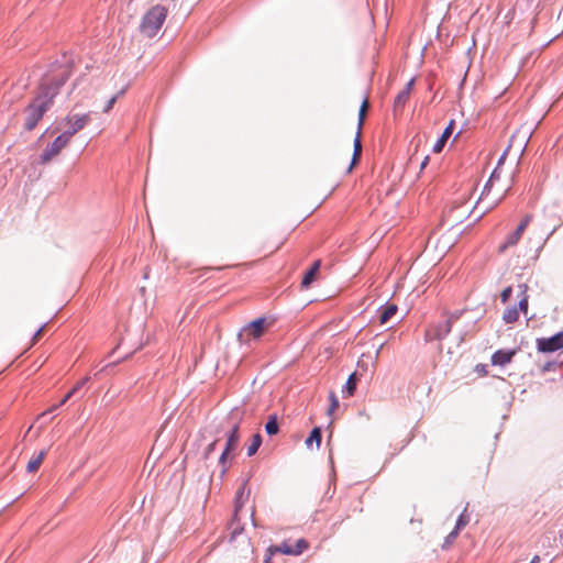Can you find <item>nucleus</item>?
<instances>
[{
    "label": "nucleus",
    "mask_w": 563,
    "mask_h": 563,
    "mask_svg": "<svg viewBox=\"0 0 563 563\" xmlns=\"http://www.w3.org/2000/svg\"><path fill=\"white\" fill-rule=\"evenodd\" d=\"M413 85H415V79H410L406 84L405 88L400 92H398V95L395 97V100H394V111L395 112L401 111L404 109L405 104L409 100L410 93L413 89Z\"/></svg>",
    "instance_id": "16"
},
{
    "label": "nucleus",
    "mask_w": 563,
    "mask_h": 563,
    "mask_svg": "<svg viewBox=\"0 0 563 563\" xmlns=\"http://www.w3.org/2000/svg\"><path fill=\"white\" fill-rule=\"evenodd\" d=\"M168 14V9L162 4L151 7L142 18L140 32L146 37L155 36L162 29Z\"/></svg>",
    "instance_id": "4"
},
{
    "label": "nucleus",
    "mask_w": 563,
    "mask_h": 563,
    "mask_svg": "<svg viewBox=\"0 0 563 563\" xmlns=\"http://www.w3.org/2000/svg\"><path fill=\"white\" fill-rule=\"evenodd\" d=\"M262 444V437L260 433H256L252 437L251 443L247 446V455L253 456Z\"/></svg>",
    "instance_id": "25"
},
{
    "label": "nucleus",
    "mask_w": 563,
    "mask_h": 563,
    "mask_svg": "<svg viewBox=\"0 0 563 563\" xmlns=\"http://www.w3.org/2000/svg\"><path fill=\"white\" fill-rule=\"evenodd\" d=\"M467 522H468L467 518L464 515H461L456 521L455 529L460 531L462 528H464L467 525Z\"/></svg>",
    "instance_id": "30"
},
{
    "label": "nucleus",
    "mask_w": 563,
    "mask_h": 563,
    "mask_svg": "<svg viewBox=\"0 0 563 563\" xmlns=\"http://www.w3.org/2000/svg\"><path fill=\"white\" fill-rule=\"evenodd\" d=\"M500 175L501 173L499 168H495L488 181L486 183L481 196L476 201L477 205H482V211L475 221L478 220L484 213L494 209L509 191V181L501 180Z\"/></svg>",
    "instance_id": "3"
},
{
    "label": "nucleus",
    "mask_w": 563,
    "mask_h": 563,
    "mask_svg": "<svg viewBox=\"0 0 563 563\" xmlns=\"http://www.w3.org/2000/svg\"><path fill=\"white\" fill-rule=\"evenodd\" d=\"M511 294H512V288L509 286V287H506L501 294H500V300L503 303H506L509 298L511 297Z\"/></svg>",
    "instance_id": "28"
},
{
    "label": "nucleus",
    "mask_w": 563,
    "mask_h": 563,
    "mask_svg": "<svg viewBox=\"0 0 563 563\" xmlns=\"http://www.w3.org/2000/svg\"><path fill=\"white\" fill-rule=\"evenodd\" d=\"M541 559L539 555H534L530 563H540Z\"/></svg>",
    "instance_id": "39"
},
{
    "label": "nucleus",
    "mask_w": 563,
    "mask_h": 563,
    "mask_svg": "<svg viewBox=\"0 0 563 563\" xmlns=\"http://www.w3.org/2000/svg\"><path fill=\"white\" fill-rule=\"evenodd\" d=\"M88 378H84L80 382H78L71 389L73 394H75L77 390L81 388V386L87 382Z\"/></svg>",
    "instance_id": "32"
},
{
    "label": "nucleus",
    "mask_w": 563,
    "mask_h": 563,
    "mask_svg": "<svg viewBox=\"0 0 563 563\" xmlns=\"http://www.w3.org/2000/svg\"><path fill=\"white\" fill-rule=\"evenodd\" d=\"M555 366H556V363H548L547 365H544L543 369L544 371H550L551 368H553Z\"/></svg>",
    "instance_id": "37"
},
{
    "label": "nucleus",
    "mask_w": 563,
    "mask_h": 563,
    "mask_svg": "<svg viewBox=\"0 0 563 563\" xmlns=\"http://www.w3.org/2000/svg\"><path fill=\"white\" fill-rule=\"evenodd\" d=\"M329 400H330V406L328 409V413L332 415L339 408V399L334 391L329 393Z\"/></svg>",
    "instance_id": "26"
},
{
    "label": "nucleus",
    "mask_w": 563,
    "mask_h": 563,
    "mask_svg": "<svg viewBox=\"0 0 563 563\" xmlns=\"http://www.w3.org/2000/svg\"><path fill=\"white\" fill-rule=\"evenodd\" d=\"M398 307L395 303L384 306L379 314L380 324L388 322L397 312Z\"/></svg>",
    "instance_id": "20"
},
{
    "label": "nucleus",
    "mask_w": 563,
    "mask_h": 563,
    "mask_svg": "<svg viewBox=\"0 0 563 563\" xmlns=\"http://www.w3.org/2000/svg\"><path fill=\"white\" fill-rule=\"evenodd\" d=\"M516 354L517 350H498L492 355L490 361L495 366H505L512 361Z\"/></svg>",
    "instance_id": "17"
},
{
    "label": "nucleus",
    "mask_w": 563,
    "mask_h": 563,
    "mask_svg": "<svg viewBox=\"0 0 563 563\" xmlns=\"http://www.w3.org/2000/svg\"><path fill=\"white\" fill-rule=\"evenodd\" d=\"M369 108V101H368V98L365 97L362 104H361V108H360V111H358V126H357V132H356V135H355V139H354V150H353V157H352V162H351V165L349 167V172L352 170V168L358 163L360 158H361V154H362V143H361V135H362V128H363V124H364V120H365V117H366V112Z\"/></svg>",
    "instance_id": "7"
},
{
    "label": "nucleus",
    "mask_w": 563,
    "mask_h": 563,
    "mask_svg": "<svg viewBox=\"0 0 563 563\" xmlns=\"http://www.w3.org/2000/svg\"><path fill=\"white\" fill-rule=\"evenodd\" d=\"M67 78L68 71L62 66L44 76L38 88V93L25 110L24 126L27 131L33 130L43 118L53 98L57 95L59 87L65 84Z\"/></svg>",
    "instance_id": "1"
},
{
    "label": "nucleus",
    "mask_w": 563,
    "mask_h": 563,
    "mask_svg": "<svg viewBox=\"0 0 563 563\" xmlns=\"http://www.w3.org/2000/svg\"><path fill=\"white\" fill-rule=\"evenodd\" d=\"M73 395H74V394H73V391H70V390H69V391H68V393L63 397V399L59 401V404H58L57 406H62V405H64V404H65V402H66V401H67V400L73 396Z\"/></svg>",
    "instance_id": "35"
},
{
    "label": "nucleus",
    "mask_w": 563,
    "mask_h": 563,
    "mask_svg": "<svg viewBox=\"0 0 563 563\" xmlns=\"http://www.w3.org/2000/svg\"><path fill=\"white\" fill-rule=\"evenodd\" d=\"M283 244V238H277L274 239L273 241H268L267 238H264L256 243L255 249L258 253H264L265 256H268L278 251Z\"/></svg>",
    "instance_id": "13"
},
{
    "label": "nucleus",
    "mask_w": 563,
    "mask_h": 563,
    "mask_svg": "<svg viewBox=\"0 0 563 563\" xmlns=\"http://www.w3.org/2000/svg\"><path fill=\"white\" fill-rule=\"evenodd\" d=\"M278 430H279V427H278L277 416L276 415L269 416L268 421L265 424V431L267 432V434L274 435L278 432Z\"/></svg>",
    "instance_id": "24"
},
{
    "label": "nucleus",
    "mask_w": 563,
    "mask_h": 563,
    "mask_svg": "<svg viewBox=\"0 0 563 563\" xmlns=\"http://www.w3.org/2000/svg\"><path fill=\"white\" fill-rule=\"evenodd\" d=\"M459 530L454 529L452 532L449 533V536L445 539V542L443 544V548H448L452 542L455 540V538L459 534Z\"/></svg>",
    "instance_id": "29"
},
{
    "label": "nucleus",
    "mask_w": 563,
    "mask_h": 563,
    "mask_svg": "<svg viewBox=\"0 0 563 563\" xmlns=\"http://www.w3.org/2000/svg\"><path fill=\"white\" fill-rule=\"evenodd\" d=\"M277 552H272V545L267 548L266 550V554H265V559H264V563H272V558L276 554Z\"/></svg>",
    "instance_id": "31"
},
{
    "label": "nucleus",
    "mask_w": 563,
    "mask_h": 563,
    "mask_svg": "<svg viewBox=\"0 0 563 563\" xmlns=\"http://www.w3.org/2000/svg\"><path fill=\"white\" fill-rule=\"evenodd\" d=\"M471 189H468L462 197L454 201V203L444 212V221L448 225L454 227L467 220L477 203L470 202Z\"/></svg>",
    "instance_id": "5"
},
{
    "label": "nucleus",
    "mask_w": 563,
    "mask_h": 563,
    "mask_svg": "<svg viewBox=\"0 0 563 563\" xmlns=\"http://www.w3.org/2000/svg\"><path fill=\"white\" fill-rule=\"evenodd\" d=\"M310 547L309 542L300 538L291 545L288 541H284L282 544L272 545V552L282 553L285 555H300Z\"/></svg>",
    "instance_id": "10"
},
{
    "label": "nucleus",
    "mask_w": 563,
    "mask_h": 563,
    "mask_svg": "<svg viewBox=\"0 0 563 563\" xmlns=\"http://www.w3.org/2000/svg\"><path fill=\"white\" fill-rule=\"evenodd\" d=\"M452 329V320L449 318L432 329L428 330L426 335L429 340H442Z\"/></svg>",
    "instance_id": "15"
},
{
    "label": "nucleus",
    "mask_w": 563,
    "mask_h": 563,
    "mask_svg": "<svg viewBox=\"0 0 563 563\" xmlns=\"http://www.w3.org/2000/svg\"><path fill=\"white\" fill-rule=\"evenodd\" d=\"M64 124L67 129L63 133H68L69 139L82 130L90 122L89 113H69L64 119Z\"/></svg>",
    "instance_id": "8"
},
{
    "label": "nucleus",
    "mask_w": 563,
    "mask_h": 563,
    "mask_svg": "<svg viewBox=\"0 0 563 563\" xmlns=\"http://www.w3.org/2000/svg\"><path fill=\"white\" fill-rule=\"evenodd\" d=\"M504 159H505V154L500 157V159H499V163H498V164L500 165V164H501V162H503Z\"/></svg>",
    "instance_id": "41"
},
{
    "label": "nucleus",
    "mask_w": 563,
    "mask_h": 563,
    "mask_svg": "<svg viewBox=\"0 0 563 563\" xmlns=\"http://www.w3.org/2000/svg\"><path fill=\"white\" fill-rule=\"evenodd\" d=\"M320 266H321V261L320 260L314 261V263L312 264L310 269L305 274V276L301 280L302 288H308L312 284V282L316 280V277L320 269Z\"/></svg>",
    "instance_id": "18"
},
{
    "label": "nucleus",
    "mask_w": 563,
    "mask_h": 563,
    "mask_svg": "<svg viewBox=\"0 0 563 563\" xmlns=\"http://www.w3.org/2000/svg\"><path fill=\"white\" fill-rule=\"evenodd\" d=\"M45 455H46V451L42 450L37 455L33 456L26 465L27 472H30V473L36 472L38 470V467L41 466Z\"/></svg>",
    "instance_id": "21"
},
{
    "label": "nucleus",
    "mask_w": 563,
    "mask_h": 563,
    "mask_svg": "<svg viewBox=\"0 0 563 563\" xmlns=\"http://www.w3.org/2000/svg\"><path fill=\"white\" fill-rule=\"evenodd\" d=\"M242 498H243V488H241V489L236 493V497H235V506H234V519H236L238 514H239L240 509H241V508H242V506H243Z\"/></svg>",
    "instance_id": "27"
},
{
    "label": "nucleus",
    "mask_w": 563,
    "mask_h": 563,
    "mask_svg": "<svg viewBox=\"0 0 563 563\" xmlns=\"http://www.w3.org/2000/svg\"><path fill=\"white\" fill-rule=\"evenodd\" d=\"M383 346H384V344H382V345L378 347V350H377V352H376V355H377V356H378V354L380 353V351H382Z\"/></svg>",
    "instance_id": "40"
},
{
    "label": "nucleus",
    "mask_w": 563,
    "mask_h": 563,
    "mask_svg": "<svg viewBox=\"0 0 563 563\" xmlns=\"http://www.w3.org/2000/svg\"><path fill=\"white\" fill-rule=\"evenodd\" d=\"M216 444H217V440L208 445V448L206 449V456H208L214 450Z\"/></svg>",
    "instance_id": "36"
},
{
    "label": "nucleus",
    "mask_w": 563,
    "mask_h": 563,
    "mask_svg": "<svg viewBox=\"0 0 563 563\" xmlns=\"http://www.w3.org/2000/svg\"><path fill=\"white\" fill-rule=\"evenodd\" d=\"M269 323L265 318H258L250 322L244 329V333L253 339L261 338L265 330L268 328Z\"/></svg>",
    "instance_id": "14"
},
{
    "label": "nucleus",
    "mask_w": 563,
    "mask_h": 563,
    "mask_svg": "<svg viewBox=\"0 0 563 563\" xmlns=\"http://www.w3.org/2000/svg\"><path fill=\"white\" fill-rule=\"evenodd\" d=\"M239 441H240L239 424H235L232 428V430L228 437L225 448L219 459V463L222 466H224L223 472H225V470H227L225 463L229 457V454L238 448Z\"/></svg>",
    "instance_id": "12"
},
{
    "label": "nucleus",
    "mask_w": 563,
    "mask_h": 563,
    "mask_svg": "<svg viewBox=\"0 0 563 563\" xmlns=\"http://www.w3.org/2000/svg\"><path fill=\"white\" fill-rule=\"evenodd\" d=\"M518 297H519L518 308L509 307L504 311L503 320L506 323H514V322L518 321L520 312H523L525 314L528 312L529 296H528V285L527 284L518 285Z\"/></svg>",
    "instance_id": "6"
},
{
    "label": "nucleus",
    "mask_w": 563,
    "mask_h": 563,
    "mask_svg": "<svg viewBox=\"0 0 563 563\" xmlns=\"http://www.w3.org/2000/svg\"><path fill=\"white\" fill-rule=\"evenodd\" d=\"M321 429L319 427H316L312 429L310 435L308 437V439L306 440V445L308 448H310L312 445V443L314 442L317 448L320 446V443H321Z\"/></svg>",
    "instance_id": "23"
},
{
    "label": "nucleus",
    "mask_w": 563,
    "mask_h": 563,
    "mask_svg": "<svg viewBox=\"0 0 563 563\" xmlns=\"http://www.w3.org/2000/svg\"><path fill=\"white\" fill-rule=\"evenodd\" d=\"M453 129H454V121L452 120L449 123V125L444 129V131H443L442 135L440 136V139L433 145V152L434 153H440L443 150V146H444L445 142L448 141V139L453 133Z\"/></svg>",
    "instance_id": "19"
},
{
    "label": "nucleus",
    "mask_w": 563,
    "mask_h": 563,
    "mask_svg": "<svg viewBox=\"0 0 563 563\" xmlns=\"http://www.w3.org/2000/svg\"><path fill=\"white\" fill-rule=\"evenodd\" d=\"M537 349L540 352L549 353L563 349V331L551 338H540L537 340Z\"/></svg>",
    "instance_id": "11"
},
{
    "label": "nucleus",
    "mask_w": 563,
    "mask_h": 563,
    "mask_svg": "<svg viewBox=\"0 0 563 563\" xmlns=\"http://www.w3.org/2000/svg\"><path fill=\"white\" fill-rule=\"evenodd\" d=\"M115 100H117V98H115V97H112V98L108 101V103H107V106L104 107L103 111H104V112L110 111V110L112 109L113 104L115 103Z\"/></svg>",
    "instance_id": "33"
},
{
    "label": "nucleus",
    "mask_w": 563,
    "mask_h": 563,
    "mask_svg": "<svg viewBox=\"0 0 563 563\" xmlns=\"http://www.w3.org/2000/svg\"><path fill=\"white\" fill-rule=\"evenodd\" d=\"M356 384H357L356 374L352 373L349 376V378L345 383L344 389H343V394L345 397H351L354 395V391L356 389Z\"/></svg>",
    "instance_id": "22"
},
{
    "label": "nucleus",
    "mask_w": 563,
    "mask_h": 563,
    "mask_svg": "<svg viewBox=\"0 0 563 563\" xmlns=\"http://www.w3.org/2000/svg\"><path fill=\"white\" fill-rule=\"evenodd\" d=\"M428 162H429V157L426 156L424 159L420 164V168L423 169L427 166Z\"/></svg>",
    "instance_id": "38"
},
{
    "label": "nucleus",
    "mask_w": 563,
    "mask_h": 563,
    "mask_svg": "<svg viewBox=\"0 0 563 563\" xmlns=\"http://www.w3.org/2000/svg\"><path fill=\"white\" fill-rule=\"evenodd\" d=\"M70 142L68 133L59 134L42 153L40 162L42 164H47L54 157H56L63 148H65Z\"/></svg>",
    "instance_id": "9"
},
{
    "label": "nucleus",
    "mask_w": 563,
    "mask_h": 563,
    "mask_svg": "<svg viewBox=\"0 0 563 563\" xmlns=\"http://www.w3.org/2000/svg\"><path fill=\"white\" fill-rule=\"evenodd\" d=\"M532 219L533 216L530 213H527L521 218L516 229L509 232L505 236V240L499 244L497 249L499 254H504L508 250L516 247L519 242L522 241V256L528 257L529 260H537L539 257L540 251L543 246V241L540 238L534 239L531 235L523 239L527 228Z\"/></svg>",
    "instance_id": "2"
},
{
    "label": "nucleus",
    "mask_w": 563,
    "mask_h": 563,
    "mask_svg": "<svg viewBox=\"0 0 563 563\" xmlns=\"http://www.w3.org/2000/svg\"><path fill=\"white\" fill-rule=\"evenodd\" d=\"M43 329H44L43 327H42V328H40V329L35 332V334L33 335V339H32L33 344H34V343H35V342L41 338V335H42V333H43Z\"/></svg>",
    "instance_id": "34"
}]
</instances>
